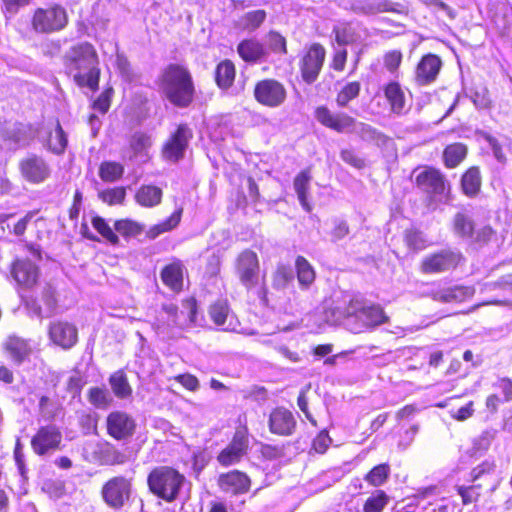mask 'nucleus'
Segmentation results:
<instances>
[{"label":"nucleus","instance_id":"nucleus-1","mask_svg":"<svg viewBox=\"0 0 512 512\" xmlns=\"http://www.w3.org/2000/svg\"><path fill=\"white\" fill-rule=\"evenodd\" d=\"M334 323L343 324L352 333H361L385 323L388 317L379 305H368L360 299H350L344 307L332 309Z\"/></svg>","mask_w":512,"mask_h":512},{"label":"nucleus","instance_id":"nucleus-2","mask_svg":"<svg viewBox=\"0 0 512 512\" xmlns=\"http://www.w3.org/2000/svg\"><path fill=\"white\" fill-rule=\"evenodd\" d=\"M159 91L172 105L187 108L194 100L195 85L188 68L169 64L158 78Z\"/></svg>","mask_w":512,"mask_h":512},{"label":"nucleus","instance_id":"nucleus-3","mask_svg":"<svg viewBox=\"0 0 512 512\" xmlns=\"http://www.w3.org/2000/svg\"><path fill=\"white\" fill-rule=\"evenodd\" d=\"M67 68L79 87L96 91L99 87V59L94 46L82 42L73 46L66 55Z\"/></svg>","mask_w":512,"mask_h":512},{"label":"nucleus","instance_id":"nucleus-4","mask_svg":"<svg viewBox=\"0 0 512 512\" xmlns=\"http://www.w3.org/2000/svg\"><path fill=\"white\" fill-rule=\"evenodd\" d=\"M315 118L329 129L338 133H355L364 141L373 142L378 146L385 145L389 140L387 136L371 125L358 122L344 112L333 113L326 106L316 108Z\"/></svg>","mask_w":512,"mask_h":512},{"label":"nucleus","instance_id":"nucleus-5","mask_svg":"<svg viewBox=\"0 0 512 512\" xmlns=\"http://www.w3.org/2000/svg\"><path fill=\"white\" fill-rule=\"evenodd\" d=\"M147 483L150 491L166 502L180 498L188 485L183 474L168 466L153 469L148 475Z\"/></svg>","mask_w":512,"mask_h":512},{"label":"nucleus","instance_id":"nucleus-6","mask_svg":"<svg viewBox=\"0 0 512 512\" xmlns=\"http://www.w3.org/2000/svg\"><path fill=\"white\" fill-rule=\"evenodd\" d=\"M452 231L474 249L484 247L495 236L494 230L488 225L476 228L471 216L464 212H457L453 217Z\"/></svg>","mask_w":512,"mask_h":512},{"label":"nucleus","instance_id":"nucleus-7","mask_svg":"<svg viewBox=\"0 0 512 512\" xmlns=\"http://www.w3.org/2000/svg\"><path fill=\"white\" fill-rule=\"evenodd\" d=\"M68 24L66 9L60 4L37 8L31 19L34 32L51 34L63 30Z\"/></svg>","mask_w":512,"mask_h":512},{"label":"nucleus","instance_id":"nucleus-8","mask_svg":"<svg viewBox=\"0 0 512 512\" xmlns=\"http://www.w3.org/2000/svg\"><path fill=\"white\" fill-rule=\"evenodd\" d=\"M18 171L21 179L32 185L46 182L52 174V168L47 159L33 152L19 159Z\"/></svg>","mask_w":512,"mask_h":512},{"label":"nucleus","instance_id":"nucleus-9","mask_svg":"<svg viewBox=\"0 0 512 512\" xmlns=\"http://www.w3.org/2000/svg\"><path fill=\"white\" fill-rule=\"evenodd\" d=\"M464 261L459 249L445 248L425 256L421 261V271L426 274L443 273L456 269Z\"/></svg>","mask_w":512,"mask_h":512},{"label":"nucleus","instance_id":"nucleus-10","mask_svg":"<svg viewBox=\"0 0 512 512\" xmlns=\"http://www.w3.org/2000/svg\"><path fill=\"white\" fill-rule=\"evenodd\" d=\"M132 494V482L124 476L109 479L102 487L101 495L107 506L120 510L129 501Z\"/></svg>","mask_w":512,"mask_h":512},{"label":"nucleus","instance_id":"nucleus-11","mask_svg":"<svg viewBox=\"0 0 512 512\" xmlns=\"http://www.w3.org/2000/svg\"><path fill=\"white\" fill-rule=\"evenodd\" d=\"M195 317V303L189 304L188 314H185L183 311L179 312L178 307L173 303L163 304L160 315L155 323L156 329L159 332H165L166 328H183L188 322L191 324L195 323Z\"/></svg>","mask_w":512,"mask_h":512},{"label":"nucleus","instance_id":"nucleus-12","mask_svg":"<svg viewBox=\"0 0 512 512\" xmlns=\"http://www.w3.org/2000/svg\"><path fill=\"white\" fill-rule=\"evenodd\" d=\"M416 184L432 199L442 200L446 197L449 184L437 169L426 167L416 175Z\"/></svg>","mask_w":512,"mask_h":512},{"label":"nucleus","instance_id":"nucleus-13","mask_svg":"<svg viewBox=\"0 0 512 512\" xmlns=\"http://www.w3.org/2000/svg\"><path fill=\"white\" fill-rule=\"evenodd\" d=\"M235 268L240 282L247 289L258 284L259 261L255 252L248 249L242 251L236 259Z\"/></svg>","mask_w":512,"mask_h":512},{"label":"nucleus","instance_id":"nucleus-14","mask_svg":"<svg viewBox=\"0 0 512 512\" xmlns=\"http://www.w3.org/2000/svg\"><path fill=\"white\" fill-rule=\"evenodd\" d=\"M256 100L268 107H278L286 99V89L282 83L274 79L259 81L254 89Z\"/></svg>","mask_w":512,"mask_h":512},{"label":"nucleus","instance_id":"nucleus-15","mask_svg":"<svg viewBox=\"0 0 512 512\" xmlns=\"http://www.w3.org/2000/svg\"><path fill=\"white\" fill-rule=\"evenodd\" d=\"M62 433L56 425L40 427L31 439V447L35 454L43 456L49 451L59 449Z\"/></svg>","mask_w":512,"mask_h":512},{"label":"nucleus","instance_id":"nucleus-16","mask_svg":"<svg viewBox=\"0 0 512 512\" xmlns=\"http://www.w3.org/2000/svg\"><path fill=\"white\" fill-rule=\"evenodd\" d=\"M43 146L55 155H62L68 145V137L58 120L47 123L40 132Z\"/></svg>","mask_w":512,"mask_h":512},{"label":"nucleus","instance_id":"nucleus-17","mask_svg":"<svg viewBox=\"0 0 512 512\" xmlns=\"http://www.w3.org/2000/svg\"><path fill=\"white\" fill-rule=\"evenodd\" d=\"M324 59V47L318 43L311 45L307 53L303 56L300 65L302 78L306 83L311 84L317 79Z\"/></svg>","mask_w":512,"mask_h":512},{"label":"nucleus","instance_id":"nucleus-18","mask_svg":"<svg viewBox=\"0 0 512 512\" xmlns=\"http://www.w3.org/2000/svg\"><path fill=\"white\" fill-rule=\"evenodd\" d=\"M351 10L356 14L362 15H374L382 12L408 13L405 5L389 0H354L351 3Z\"/></svg>","mask_w":512,"mask_h":512},{"label":"nucleus","instance_id":"nucleus-19","mask_svg":"<svg viewBox=\"0 0 512 512\" xmlns=\"http://www.w3.org/2000/svg\"><path fill=\"white\" fill-rule=\"evenodd\" d=\"M49 338L64 350L74 347L78 341L77 327L67 321H54L49 325Z\"/></svg>","mask_w":512,"mask_h":512},{"label":"nucleus","instance_id":"nucleus-20","mask_svg":"<svg viewBox=\"0 0 512 512\" xmlns=\"http://www.w3.org/2000/svg\"><path fill=\"white\" fill-rule=\"evenodd\" d=\"M192 138L190 128L181 124L167 141L163 148V156L169 161L176 162L184 156L189 140Z\"/></svg>","mask_w":512,"mask_h":512},{"label":"nucleus","instance_id":"nucleus-21","mask_svg":"<svg viewBox=\"0 0 512 512\" xmlns=\"http://www.w3.org/2000/svg\"><path fill=\"white\" fill-rule=\"evenodd\" d=\"M475 293V289L471 286L455 285L452 287H436L431 286L426 291V295L433 300L442 303L463 302L471 298Z\"/></svg>","mask_w":512,"mask_h":512},{"label":"nucleus","instance_id":"nucleus-22","mask_svg":"<svg viewBox=\"0 0 512 512\" xmlns=\"http://www.w3.org/2000/svg\"><path fill=\"white\" fill-rule=\"evenodd\" d=\"M268 425L271 433L290 436L295 431L296 419L291 411L278 407L271 412Z\"/></svg>","mask_w":512,"mask_h":512},{"label":"nucleus","instance_id":"nucleus-23","mask_svg":"<svg viewBox=\"0 0 512 512\" xmlns=\"http://www.w3.org/2000/svg\"><path fill=\"white\" fill-rule=\"evenodd\" d=\"M107 430L113 438L125 439L134 433L135 422L127 413L115 411L107 417Z\"/></svg>","mask_w":512,"mask_h":512},{"label":"nucleus","instance_id":"nucleus-24","mask_svg":"<svg viewBox=\"0 0 512 512\" xmlns=\"http://www.w3.org/2000/svg\"><path fill=\"white\" fill-rule=\"evenodd\" d=\"M442 66L441 59L434 54L422 57L416 68L415 80L418 85L424 86L434 82Z\"/></svg>","mask_w":512,"mask_h":512},{"label":"nucleus","instance_id":"nucleus-25","mask_svg":"<svg viewBox=\"0 0 512 512\" xmlns=\"http://www.w3.org/2000/svg\"><path fill=\"white\" fill-rule=\"evenodd\" d=\"M11 273L15 281L25 287L33 286L38 279V267L29 259L16 260Z\"/></svg>","mask_w":512,"mask_h":512},{"label":"nucleus","instance_id":"nucleus-26","mask_svg":"<svg viewBox=\"0 0 512 512\" xmlns=\"http://www.w3.org/2000/svg\"><path fill=\"white\" fill-rule=\"evenodd\" d=\"M218 482L223 491L234 494L245 493L250 487V479L248 476L238 470L221 474Z\"/></svg>","mask_w":512,"mask_h":512},{"label":"nucleus","instance_id":"nucleus-27","mask_svg":"<svg viewBox=\"0 0 512 512\" xmlns=\"http://www.w3.org/2000/svg\"><path fill=\"white\" fill-rule=\"evenodd\" d=\"M209 315L211 320L217 326H223V330H233V315L226 300L219 299L209 307Z\"/></svg>","mask_w":512,"mask_h":512},{"label":"nucleus","instance_id":"nucleus-28","mask_svg":"<svg viewBox=\"0 0 512 512\" xmlns=\"http://www.w3.org/2000/svg\"><path fill=\"white\" fill-rule=\"evenodd\" d=\"M94 453L102 465H119L126 462V455L109 443H96Z\"/></svg>","mask_w":512,"mask_h":512},{"label":"nucleus","instance_id":"nucleus-29","mask_svg":"<svg viewBox=\"0 0 512 512\" xmlns=\"http://www.w3.org/2000/svg\"><path fill=\"white\" fill-rule=\"evenodd\" d=\"M311 180L312 176L309 168L302 170L294 179V189L298 200L303 209L307 212L312 210V206L308 201Z\"/></svg>","mask_w":512,"mask_h":512},{"label":"nucleus","instance_id":"nucleus-30","mask_svg":"<svg viewBox=\"0 0 512 512\" xmlns=\"http://www.w3.org/2000/svg\"><path fill=\"white\" fill-rule=\"evenodd\" d=\"M384 95L391 106V111L401 114L406 104L405 93L401 85L396 81L389 82L384 87Z\"/></svg>","mask_w":512,"mask_h":512},{"label":"nucleus","instance_id":"nucleus-31","mask_svg":"<svg viewBox=\"0 0 512 512\" xmlns=\"http://www.w3.org/2000/svg\"><path fill=\"white\" fill-rule=\"evenodd\" d=\"M161 279L172 290H181L183 285L182 263L178 261L165 266L161 272Z\"/></svg>","mask_w":512,"mask_h":512},{"label":"nucleus","instance_id":"nucleus-32","mask_svg":"<svg viewBox=\"0 0 512 512\" xmlns=\"http://www.w3.org/2000/svg\"><path fill=\"white\" fill-rule=\"evenodd\" d=\"M5 348L10 358L16 364H21L31 352L28 342L16 336H12L7 339Z\"/></svg>","mask_w":512,"mask_h":512},{"label":"nucleus","instance_id":"nucleus-33","mask_svg":"<svg viewBox=\"0 0 512 512\" xmlns=\"http://www.w3.org/2000/svg\"><path fill=\"white\" fill-rule=\"evenodd\" d=\"M162 190L154 185H142L136 192V202L147 208L155 207L161 203Z\"/></svg>","mask_w":512,"mask_h":512},{"label":"nucleus","instance_id":"nucleus-34","mask_svg":"<svg viewBox=\"0 0 512 512\" xmlns=\"http://www.w3.org/2000/svg\"><path fill=\"white\" fill-rule=\"evenodd\" d=\"M237 51L240 57L246 62H256L266 55L263 45L254 39L240 42Z\"/></svg>","mask_w":512,"mask_h":512},{"label":"nucleus","instance_id":"nucleus-35","mask_svg":"<svg viewBox=\"0 0 512 512\" xmlns=\"http://www.w3.org/2000/svg\"><path fill=\"white\" fill-rule=\"evenodd\" d=\"M182 212L183 209L179 208L174 211L166 220L150 227L146 233L147 237L150 239H155L159 235L176 228L180 223Z\"/></svg>","mask_w":512,"mask_h":512},{"label":"nucleus","instance_id":"nucleus-36","mask_svg":"<svg viewBox=\"0 0 512 512\" xmlns=\"http://www.w3.org/2000/svg\"><path fill=\"white\" fill-rule=\"evenodd\" d=\"M109 384L117 398L125 399L130 397L132 394V388L128 382V378L122 370H118L111 374L109 377Z\"/></svg>","mask_w":512,"mask_h":512},{"label":"nucleus","instance_id":"nucleus-37","mask_svg":"<svg viewBox=\"0 0 512 512\" xmlns=\"http://www.w3.org/2000/svg\"><path fill=\"white\" fill-rule=\"evenodd\" d=\"M235 79V66L230 60L220 62L215 70V80L221 89L229 88Z\"/></svg>","mask_w":512,"mask_h":512},{"label":"nucleus","instance_id":"nucleus-38","mask_svg":"<svg viewBox=\"0 0 512 512\" xmlns=\"http://www.w3.org/2000/svg\"><path fill=\"white\" fill-rule=\"evenodd\" d=\"M461 185L464 193L468 196L476 195L481 186L480 171L477 167H471L462 176Z\"/></svg>","mask_w":512,"mask_h":512},{"label":"nucleus","instance_id":"nucleus-39","mask_svg":"<svg viewBox=\"0 0 512 512\" xmlns=\"http://www.w3.org/2000/svg\"><path fill=\"white\" fill-rule=\"evenodd\" d=\"M88 401L97 409H107L113 398L105 387H91L88 391Z\"/></svg>","mask_w":512,"mask_h":512},{"label":"nucleus","instance_id":"nucleus-40","mask_svg":"<svg viewBox=\"0 0 512 512\" xmlns=\"http://www.w3.org/2000/svg\"><path fill=\"white\" fill-rule=\"evenodd\" d=\"M467 148L461 143L449 145L444 150L445 165L449 168L456 167L466 156Z\"/></svg>","mask_w":512,"mask_h":512},{"label":"nucleus","instance_id":"nucleus-41","mask_svg":"<svg viewBox=\"0 0 512 512\" xmlns=\"http://www.w3.org/2000/svg\"><path fill=\"white\" fill-rule=\"evenodd\" d=\"M123 173V165L113 161H105L99 168V176L105 182H115L123 176Z\"/></svg>","mask_w":512,"mask_h":512},{"label":"nucleus","instance_id":"nucleus-42","mask_svg":"<svg viewBox=\"0 0 512 512\" xmlns=\"http://www.w3.org/2000/svg\"><path fill=\"white\" fill-rule=\"evenodd\" d=\"M295 265L299 283L305 287L309 286L315 279L313 267L303 256L297 257Z\"/></svg>","mask_w":512,"mask_h":512},{"label":"nucleus","instance_id":"nucleus-43","mask_svg":"<svg viewBox=\"0 0 512 512\" xmlns=\"http://www.w3.org/2000/svg\"><path fill=\"white\" fill-rule=\"evenodd\" d=\"M361 85L357 81L349 82L339 91L336 103L339 107H346L348 103L359 96Z\"/></svg>","mask_w":512,"mask_h":512},{"label":"nucleus","instance_id":"nucleus-44","mask_svg":"<svg viewBox=\"0 0 512 512\" xmlns=\"http://www.w3.org/2000/svg\"><path fill=\"white\" fill-rule=\"evenodd\" d=\"M92 225L95 230L110 244L117 245L119 238L104 218L95 216L92 218Z\"/></svg>","mask_w":512,"mask_h":512},{"label":"nucleus","instance_id":"nucleus-45","mask_svg":"<svg viewBox=\"0 0 512 512\" xmlns=\"http://www.w3.org/2000/svg\"><path fill=\"white\" fill-rule=\"evenodd\" d=\"M248 437L244 430H237L233 436L231 443L227 446L236 456L242 457L248 448Z\"/></svg>","mask_w":512,"mask_h":512},{"label":"nucleus","instance_id":"nucleus-46","mask_svg":"<svg viewBox=\"0 0 512 512\" xmlns=\"http://www.w3.org/2000/svg\"><path fill=\"white\" fill-rule=\"evenodd\" d=\"M114 229L116 232L125 237L137 236L142 232V227L140 224L128 219L116 221L114 224Z\"/></svg>","mask_w":512,"mask_h":512},{"label":"nucleus","instance_id":"nucleus-47","mask_svg":"<svg viewBox=\"0 0 512 512\" xmlns=\"http://www.w3.org/2000/svg\"><path fill=\"white\" fill-rule=\"evenodd\" d=\"M99 198L109 204H121L126 196V190L124 187H116L112 189H106L98 193Z\"/></svg>","mask_w":512,"mask_h":512},{"label":"nucleus","instance_id":"nucleus-48","mask_svg":"<svg viewBox=\"0 0 512 512\" xmlns=\"http://www.w3.org/2000/svg\"><path fill=\"white\" fill-rule=\"evenodd\" d=\"M293 278L294 272L291 267L285 265L278 266L273 277V287L276 289H282L286 287Z\"/></svg>","mask_w":512,"mask_h":512},{"label":"nucleus","instance_id":"nucleus-49","mask_svg":"<svg viewBox=\"0 0 512 512\" xmlns=\"http://www.w3.org/2000/svg\"><path fill=\"white\" fill-rule=\"evenodd\" d=\"M405 242L407 246L414 251H420L427 245L424 234L418 230H407L405 233Z\"/></svg>","mask_w":512,"mask_h":512},{"label":"nucleus","instance_id":"nucleus-50","mask_svg":"<svg viewBox=\"0 0 512 512\" xmlns=\"http://www.w3.org/2000/svg\"><path fill=\"white\" fill-rule=\"evenodd\" d=\"M470 98L479 109H486L491 104L489 92L485 86H477L471 90Z\"/></svg>","mask_w":512,"mask_h":512},{"label":"nucleus","instance_id":"nucleus-51","mask_svg":"<svg viewBox=\"0 0 512 512\" xmlns=\"http://www.w3.org/2000/svg\"><path fill=\"white\" fill-rule=\"evenodd\" d=\"M389 474V466L387 464H380L375 466L366 476V480L374 485L379 486L384 483Z\"/></svg>","mask_w":512,"mask_h":512},{"label":"nucleus","instance_id":"nucleus-52","mask_svg":"<svg viewBox=\"0 0 512 512\" xmlns=\"http://www.w3.org/2000/svg\"><path fill=\"white\" fill-rule=\"evenodd\" d=\"M266 44L274 53L285 54L287 52L286 40L278 32L271 31L266 37Z\"/></svg>","mask_w":512,"mask_h":512},{"label":"nucleus","instance_id":"nucleus-53","mask_svg":"<svg viewBox=\"0 0 512 512\" xmlns=\"http://www.w3.org/2000/svg\"><path fill=\"white\" fill-rule=\"evenodd\" d=\"M10 138L15 142L18 147H25L29 145L31 135L29 128L25 125L19 124L12 131Z\"/></svg>","mask_w":512,"mask_h":512},{"label":"nucleus","instance_id":"nucleus-54","mask_svg":"<svg viewBox=\"0 0 512 512\" xmlns=\"http://www.w3.org/2000/svg\"><path fill=\"white\" fill-rule=\"evenodd\" d=\"M482 484H477V485H471V486H458L457 487V491H458V494L461 496L462 498V502L464 505H468V504H471L475 501H477L479 495H480V492H479V489L481 488Z\"/></svg>","mask_w":512,"mask_h":512},{"label":"nucleus","instance_id":"nucleus-55","mask_svg":"<svg viewBox=\"0 0 512 512\" xmlns=\"http://www.w3.org/2000/svg\"><path fill=\"white\" fill-rule=\"evenodd\" d=\"M495 471V464L491 461H483L477 467H475L471 471V480L472 482H476L481 480L482 478H487L491 476Z\"/></svg>","mask_w":512,"mask_h":512},{"label":"nucleus","instance_id":"nucleus-56","mask_svg":"<svg viewBox=\"0 0 512 512\" xmlns=\"http://www.w3.org/2000/svg\"><path fill=\"white\" fill-rule=\"evenodd\" d=\"M266 19V12L264 10H254L246 13L244 16L245 28L250 30L257 29Z\"/></svg>","mask_w":512,"mask_h":512},{"label":"nucleus","instance_id":"nucleus-57","mask_svg":"<svg viewBox=\"0 0 512 512\" xmlns=\"http://www.w3.org/2000/svg\"><path fill=\"white\" fill-rule=\"evenodd\" d=\"M386 504L387 498L384 493L369 497L364 504V512H382Z\"/></svg>","mask_w":512,"mask_h":512},{"label":"nucleus","instance_id":"nucleus-58","mask_svg":"<svg viewBox=\"0 0 512 512\" xmlns=\"http://www.w3.org/2000/svg\"><path fill=\"white\" fill-rule=\"evenodd\" d=\"M112 94V88L104 90L100 94V96L94 101L93 109L99 111L102 114H105L110 108Z\"/></svg>","mask_w":512,"mask_h":512},{"label":"nucleus","instance_id":"nucleus-59","mask_svg":"<svg viewBox=\"0 0 512 512\" xmlns=\"http://www.w3.org/2000/svg\"><path fill=\"white\" fill-rule=\"evenodd\" d=\"M349 234V226L345 220L335 219L333 221V228L330 232L331 240L337 242Z\"/></svg>","mask_w":512,"mask_h":512},{"label":"nucleus","instance_id":"nucleus-60","mask_svg":"<svg viewBox=\"0 0 512 512\" xmlns=\"http://www.w3.org/2000/svg\"><path fill=\"white\" fill-rule=\"evenodd\" d=\"M450 416L457 421H465L474 413V403L469 401L466 405L449 411Z\"/></svg>","mask_w":512,"mask_h":512},{"label":"nucleus","instance_id":"nucleus-61","mask_svg":"<svg viewBox=\"0 0 512 512\" xmlns=\"http://www.w3.org/2000/svg\"><path fill=\"white\" fill-rule=\"evenodd\" d=\"M115 65L121 76L130 81L132 78V70L129 61L124 54L117 53Z\"/></svg>","mask_w":512,"mask_h":512},{"label":"nucleus","instance_id":"nucleus-62","mask_svg":"<svg viewBox=\"0 0 512 512\" xmlns=\"http://www.w3.org/2000/svg\"><path fill=\"white\" fill-rule=\"evenodd\" d=\"M130 145L136 154L141 153L150 146V138L143 133H136L133 135Z\"/></svg>","mask_w":512,"mask_h":512},{"label":"nucleus","instance_id":"nucleus-63","mask_svg":"<svg viewBox=\"0 0 512 512\" xmlns=\"http://www.w3.org/2000/svg\"><path fill=\"white\" fill-rule=\"evenodd\" d=\"M495 437L494 430H486L483 431L479 437L474 440V447L478 450H487L491 445L493 439Z\"/></svg>","mask_w":512,"mask_h":512},{"label":"nucleus","instance_id":"nucleus-64","mask_svg":"<svg viewBox=\"0 0 512 512\" xmlns=\"http://www.w3.org/2000/svg\"><path fill=\"white\" fill-rule=\"evenodd\" d=\"M402 54L399 51H390L384 57V65L390 71L394 72L400 65Z\"/></svg>","mask_w":512,"mask_h":512}]
</instances>
